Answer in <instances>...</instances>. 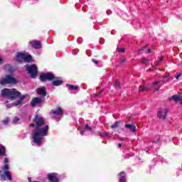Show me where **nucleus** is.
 I'll use <instances>...</instances> for the list:
<instances>
[{
  "instance_id": "1",
  "label": "nucleus",
  "mask_w": 182,
  "mask_h": 182,
  "mask_svg": "<svg viewBox=\"0 0 182 182\" xmlns=\"http://www.w3.org/2000/svg\"><path fill=\"white\" fill-rule=\"evenodd\" d=\"M33 122L35 124H30L29 127H35L33 130V141L35 144H42V137L48 136V132H49V126L45 125V118L39 116L38 114L35 115Z\"/></svg>"
},
{
  "instance_id": "2",
  "label": "nucleus",
  "mask_w": 182,
  "mask_h": 182,
  "mask_svg": "<svg viewBox=\"0 0 182 182\" xmlns=\"http://www.w3.org/2000/svg\"><path fill=\"white\" fill-rule=\"evenodd\" d=\"M21 92L16 90V89L4 88L1 90L2 97H7L9 100H16L19 96H21Z\"/></svg>"
},
{
  "instance_id": "3",
  "label": "nucleus",
  "mask_w": 182,
  "mask_h": 182,
  "mask_svg": "<svg viewBox=\"0 0 182 182\" xmlns=\"http://www.w3.org/2000/svg\"><path fill=\"white\" fill-rule=\"evenodd\" d=\"M18 83V79H16L12 75H7L5 77L0 80V85L5 86V85H16Z\"/></svg>"
},
{
  "instance_id": "4",
  "label": "nucleus",
  "mask_w": 182,
  "mask_h": 182,
  "mask_svg": "<svg viewBox=\"0 0 182 182\" xmlns=\"http://www.w3.org/2000/svg\"><path fill=\"white\" fill-rule=\"evenodd\" d=\"M39 79L41 82H46V80L51 82V80H55V79H58V77H55V74L53 73L48 72L46 73H41Z\"/></svg>"
},
{
  "instance_id": "5",
  "label": "nucleus",
  "mask_w": 182,
  "mask_h": 182,
  "mask_svg": "<svg viewBox=\"0 0 182 182\" xmlns=\"http://www.w3.org/2000/svg\"><path fill=\"white\" fill-rule=\"evenodd\" d=\"M26 70L31 75L32 79H35L36 77V75H38V67H36V65L34 64L27 66Z\"/></svg>"
},
{
  "instance_id": "6",
  "label": "nucleus",
  "mask_w": 182,
  "mask_h": 182,
  "mask_svg": "<svg viewBox=\"0 0 182 182\" xmlns=\"http://www.w3.org/2000/svg\"><path fill=\"white\" fill-rule=\"evenodd\" d=\"M0 180L1 181H5V180L12 181V174H11V171H6L2 173V171H0Z\"/></svg>"
},
{
  "instance_id": "7",
  "label": "nucleus",
  "mask_w": 182,
  "mask_h": 182,
  "mask_svg": "<svg viewBox=\"0 0 182 182\" xmlns=\"http://www.w3.org/2000/svg\"><path fill=\"white\" fill-rule=\"evenodd\" d=\"M47 178L50 182H59L60 181V175L57 173H50L48 174Z\"/></svg>"
},
{
  "instance_id": "8",
  "label": "nucleus",
  "mask_w": 182,
  "mask_h": 182,
  "mask_svg": "<svg viewBox=\"0 0 182 182\" xmlns=\"http://www.w3.org/2000/svg\"><path fill=\"white\" fill-rule=\"evenodd\" d=\"M168 113V109H162L159 108L158 109V113H157V117L159 119H161V120H166L167 119V114Z\"/></svg>"
},
{
  "instance_id": "9",
  "label": "nucleus",
  "mask_w": 182,
  "mask_h": 182,
  "mask_svg": "<svg viewBox=\"0 0 182 182\" xmlns=\"http://www.w3.org/2000/svg\"><path fill=\"white\" fill-rule=\"evenodd\" d=\"M42 103H43V100L42 99V97H34L31 101V106L32 107H35L36 105H42Z\"/></svg>"
},
{
  "instance_id": "10",
  "label": "nucleus",
  "mask_w": 182,
  "mask_h": 182,
  "mask_svg": "<svg viewBox=\"0 0 182 182\" xmlns=\"http://www.w3.org/2000/svg\"><path fill=\"white\" fill-rule=\"evenodd\" d=\"M33 49H41L42 48V42L41 41H33L29 42Z\"/></svg>"
},
{
  "instance_id": "11",
  "label": "nucleus",
  "mask_w": 182,
  "mask_h": 182,
  "mask_svg": "<svg viewBox=\"0 0 182 182\" xmlns=\"http://www.w3.org/2000/svg\"><path fill=\"white\" fill-rule=\"evenodd\" d=\"M124 127H125V129H127V130H129L132 133H136V132L137 130L135 125L133 124H126L124 125Z\"/></svg>"
},
{
  "instance_id": "12",
  "label": "nucleus",
  "mask_w": 182,
  "mask_h": 182,
  "mask_svg": "<svg viewBox=\"0 0 182 182\" xmlns=\"http://www.w3.org/2000/svg\"><path fill=\"white\" fill-rule=\"evenodd\" d=\"M25 57V53L17 52L16 53V59L17 62H19L20 63H22L23 62V59Z\"/></svg>"
},
{
  "instance_id": "13",
  "label": "nucleus",
  "mask_w": 182,
  "mask_h": 182,
  "mask_svg": "<svg viewBox=\"0 0 182 182\" xmlns=\"http://www.w3.org/2000/svg\"><path fill=\"white\" fill-rule=\"evenodd\" d=\"M168 100H173L176 103H177V102H181L182 96L178 95H172L170 98H168Z\"/></svg>"
},
{
  "instance_id": "14",
  "label": "nucleus",
  "mask_w": 182,
  "mask_h": 182,
  "mask_svg": "<svg viewBox=\"0 0 182 182\" xmlns=\"http://www.w3.org/2000/svg\"><path fill=\"white\" fill-rule=\"evenodd\" d=\"M58 77V79L53 80L52 81L53 86H60V85L63 83V80H59L60 79V77Z\"/></svg>"
},
{
  "instance_id": "15",
  "label": "nucleus",
  "mask_w": 182,
  "mask_h": 182,
  "mask_svg": "<svg viewBox=\"0 0 182 182\" xmlns=\"http://www.w3.org/2000/svg\"><path fill=\"white\" fill-rule=\"evenodd\" d=\"M52 113L53 114H55V116H60V114H63V109L58 107L55 110H53Z\"/></svg>"
},
{
  "instance_id": "16",
  "label": "nucleus",
  "mask_w": 182,
  "mask_h": 182,
  "mask_svg": "<svg viewBox=\"0 0 182 182\" xmlns=\"http://www.w3.org/2000/svg\"><path fill=\"white\" fill-rule=\"evenodd\" d=\"M118 176H119V182H127L126 181V172L122 171L120 172Z\"/></svg>"
},
{
  "instance_id": "17",
  "label": "nucleus",
  "mask_w": 182,
  "mask_h": 182,
  "mask_svg": "<svg viewBox=\"0 0 182 182\" xmlns=\"http://www.w3.org/2000/svg\"><path fill=\"white\" fill-rule=\"evenodd\" d=\"M38 92L40 96H42L43 97H45V96H46V88H45V87L38 88Z\"/></svg>"
},
{
  "instance_id": "18",
  "label": "nucleus",
  "mask_w": 182,
  "mask_h": 182,
  "mask_svg": "<svg viewBox=\"0 0 182 182\" xmlns=\"http://www.w3.org/2000/svg\"><path fill=\"white\" fill-rule=\"evenodd\" d=\"M66 87L68 89V90H79L78 86H75L70 84H66Z\"/></svg>"
},
{
  "instance_id": "19",
  "label": "nucleus",
  "mask_w": 182,
  "mask_h": 182,
  "mask_svg": "<svg viewBox=\"0 0 182 182\" xmlns=\"http://www.w3.org/2000/svg\"><path fill=\"white\" fill-rule=\"evenodd\" d=\"M23 62L31 63V62H32V55H26V54H24Z\"/></svg>"
},
{
  "instance_id": "20",
  "label": "nucleus",
  "mask_w": 182,
  "mask_h": 182,
  "mask_svg": "<svg viewBox=\"0 0 182 182\" xmlns=\"http://www.w3.org/2000/svg\"><path fill=\"white\" fill-rule=\"evenodd\" d=\"M122 123V121H117L112 125H110L111 129H117L119 127V124Z\"/></svg>"
},
{
  "instance_id": "21",
  "label": "nucleus",
  "mask_w": 182,
  "mask_h": 182,
  "mask_svg": "<svg viewBox=\"0 0 182 182\" xmlns=\"http://www.w3.org/2000/svg\"><path fill=\"white\" fill-rule=\"evenodd\" d=\"M147 90H149V87H144L143 85H141L139 87V92H147Z\"/></svg>"
},
{
  "instance_id": "22",
  "label": "nucleus",
  "mask_w": 182,
  "mask_h": 182,
  "mask_svg": "<svg viewBox=\"0 0 182 182\" xmlns=\"http://www.w3.org/2000/svg\"><path fill=\"white\" fill-rule=\"evenodd\" d=\"M0 156H5V146L0 145Z\"/></svg>"
},
{
  "instance_id": "23",
  "label": "nucleus",
  "mask_w": 182,
  "mask_h": 182,
  "mask_svg": "<svg viewBox=\"0 0 182 182\" xmlns=\"http://www.w3.org/2000/svg\"><path fill=\"white\" fill-rule=\"evenodd\" d=\"M149 48V45H146L144 47L141 48L140 49L137 50V53H140L141 52H143V50H145V49H147Z\"/></svg>"
},
{
  "instance_id": "24",
  "label": "nucleus",
  "mask_w": 182,
  "mask_h": 182,
  "mask_svg": "<svg viewBox=\"0 0 182 182\" xmlns=\"http://www.w3.org/2000/svg\"><path fill=\"white\" fill-rule=\"evenodd\" d=\"M115 87L116 89H121V86H120V82H119V80H116L115 81Z\"/></svg>"
},
{
  "instance_id": "25",
  "label": "nucleus",
  "mask_w": 182,
  "mask_h": 182,
  "mask_svg": "<svg viewBox=\"0 0 182 182\" xmlns=\"http://www.w3.org/2000/svg\"><path fill=\"white\" fill-rule=\"evenodd\" d=\"M19 101L22 103L25 99H26V95H20L19 97Z\"/></svg>"
},
{
  "instance_id": "26",
  "label": "nucleus",
  "mask_w": 182,
  "mask_h": 182,
  "mask_svg": "<svg viewBox=\"0 0 182 182\" xmlns=\"http://www.w3.org/2000/svg\"><path fill=\"white\" fill-rule=\"evenodd\" d=\"M4 171H9V165L8 164H5L4 166Z\"/></svg>"
},
{
  "instance_id": "27",
  "label": "nucleus",
  "mask_w": 182,
  "mask_h": 182,
  "mask_svg": "<svg viewBox=\"0 0 182 182\" xmlns=\"http://www.w3.org/2000/svg\"><path fill=\"white\" fill-rule=\"evenodd\" d=\"M101 137H107L109 136V132H103L100 134Z\"/></svg>"
},
{
  "instance_id": "28",
  "label": "nucleus",
  "mask_w": 182,
  "mask_h": 182,
  "mask_svg": "<svg viewBox=\"0 0 182 182\" xmlns=\"http://www.w3.org/2000/svg\"><path fill=\"white\" fill-rule=\"evenodd\" d=\"M21 103L22 102L20 100H18V101H16V102H14L13 106L16 107V106H19V105H21Z\"/></svg>"
},
{
  "instance_id": "29",
  "label": "nucleus",
  "mask_w": 182,
  "mask_h": 182,
  "mask_svg": "<svg viewBox=\"0 0 182 182\" xmlns=\"http://www.w3.org/2000/svg\"><path fill=\"white\" fill-rule=\"evenodd\" d=\"M163 59H164V56L160 57L159 60L157 61L156 65L158 66V65H160V63H161V62L163 61Z\"/></svg>"
},
{
  "instance_id": "30",
  "label": "nucleus",
  "mask_w": 182,
  "mask_h": 182,
  "mask_svg": "<svg viewBox=\"0 0 182 182\" xmlns=\"http://www.w3.org/2000/svg\"><path fill=\"white\" fill-rule=\"evenodd\" d=\"M9 123V118L6 119L5 120L3 121V124H8Z\"/></svg>"
},
{
  "instance_id": "31",
  "label": "nucleus",
  "mask_w": 182,
  "mask_h": 182,
  "mask_svg": "<svg viewBox=\"0 0 182 182\" xmlns=\"http://www.w3.org/2000/svg\"><path fill=\"white\" fill-rule=\"evenodd\" d=\"M125 50H126L124 48H118V52L122 53H124Z\"/></svg>"
},
{
  "instance_id": "32",
  "label": "nucleus",
  "mask_w": 182,
  "mask_h": 182,
  "mask_svg": "<svg viewBox=\"0 0 182 182\" xmlns=\"http://www.w3.org/2000/svg\"><path fill=\"white\" fill-rule=\"evenodd\" d=\"M147 62H149V60H147L146 58H142V60H141V63L142 64H146L147 63Z\"/></svg>"
},
{
  "instance_id": "33",
  "label": "nucleus",
  "mask_w": 182,
  "mask_h": 182,
  "mask_svg": "<svg viewBox=\"0 0 182 182\" xmlns=\"http://www.w3.org/2000/svg\"><path fill=\"white\" fill-rule=\"evenodd\" d=\"M16 122H19V117H15L14 120H13V123H16Z\"/></svg>"
},
{
  "instance_id": "34",
  "label": "nucleus",
  "mask_w": 182,
  "mask_h": 182,
  "mask_svg": "<svg viewBox=\"0 0 182 182\" xmlns=\"http://www.w3.org/2000/svg\"><path fill=\"white\" fill-rule=\"evenodd\" d=\"M85 129H87V130H89L90 132L92 131V127L89 126V124H87L85 125Z\"/></svg>"
},
{
  "instance_id": "35",
  "label": "nucleus",
  "mask_w": 182,
  "mask_h": 182,
  "mask_svg": "<svg viewBox=\"0 0 182 182\" xmlns=\"http://www.w3.org/2000/svg\"><path fill=\"white\" fill-rule=\"evenodd\" d=\"M92 62H93V63H95V65H99V61L95 58L92 59Z\"/></svg>"
},
{
  "instance_id": "36",
  "label": "nucleus",
  "mask_w": 182,
  "mask_h": 182,
  "mask_svg": "<svg viewBox=\"0 0 182 182\" xmlns=\"http://www.w3.org/2000/svg\"><path fill=\"white\" fill-rule=\"evenodd\" d=\"M180 77H181V74H178V75L175 76V79H176V80L180 79Z\"/></svg>"
},
{
  "instance_id": "37",
  "label": "nucleus",
  "mask_w": 182,
  "mask_h": 182,
  "mask_svg": "<svg viewBox=\"0 0 182 182\" xmlns=\"http://www.w3.org/2000/svg\"><path fill=\"white\" fill-rule=\"evenodd\" d=\"M124 62H126V58H122L120 61L121 65H122V63H124Z\"/></svg>"
},
{
  "instance_id": "38",
  "label": "nucleus",
  "mask_w": 182,
  "mask_h": 182,
  "mask_svg": "<svg viewBox=\"0 0 182 182\" xmlns=\"http://www.w3.org/2000/svg\"><path fill=\"white\" fill-rule=\"evenodd\" d=\"M161 139L157 138L156 141H152V143H159V141H161Z\"/></svg>"
},
{
  "instance_id": "39",
  "label": "nucleus",
  "mask_w": 182,
  "mask_h": 182,
  "mask_svg": "<svg viewBox=\"0 0 182 182\" xmlns=\"http://www.w3.org/2000/svg\"><path fill=\"white\" fill-rule=\"evenodd\" d=\"M4 163H5V164H8V163H9V159H8V158H4Z\"/></svg>"
},
{
  "instance_id": "40",
  "label": "nucleus",
  "mask_w": 182,
  "mask_h": 182,
  "mask_svg": "<svg viewBox=\"0 0 182 182\" xmlns=\"http://www.w3.org/2000/svg\"><path fill=\"white\" fill-rule=\"evenodd\" d=\"M161 81H155L153 82L154 86H156V85H159V83H160Z\"/></svg>"
},
{
  "instance_id": "41",
  "label": "nucleus",
  "mask_w": 182,
  "mask_h": 182,
  "mask_svg": "<svg viewBox=\"0 0 182 182\" xmlns=\"http://www.w3.org/2000/svg\"><path fill=\"white\" fill-rule=\"evenodd\" d=\"M80 134H82V136H83V134H85V129L80 130Z\"/></svg>"
},
{
  "instance_id": "42",
  "label": "nucleus",
  "mask_w": 182,
  "mask_h": 182,
  "mask_svg": "<svg viewBox=\"0 0 182 182\" xmlns=\"http://www.w3.org/2000/svg\"><path fill=\"white\" fill-rule=\"evenodd\" d=\"M4 62V60H2V58H0V65H2Z\"/></svg>"
},
{
  "instance_id": "43",
  "label": "nucleus",
  "mask_w": 182,
  "mask_h": 182,
  "mask_svg": "<svg viewBox=\"0 0 182 182\" xmlns=\"http://www.w3.org/2000/svg\"><path fill=\"white\" fill-rule=\"evenodd\" d=\"M163 77H164V79H167V77H168V75H164L163 76Z\"/></svg>"
},
{
  "instance_id": "44",
  "label": "nucleus",
  "mask_w": 182,
  "mask_h": 182,
  "mask_svg": "<svg viewBox=\"0 0 182 182\" xmlns=\"http://www.w3.org/2000/svg\"><path fill=\"white\" fill-rule=\"evenodd\" d=\"M147 53H151V49L149 48V49L147 50Z\"/></svg>"
},
{
  "instance_id": "45",
  "label": "nucleus",
  "mask_w": 182,
  "mask_h": 182,
  "mask_svg": "<svg viewBox=\"0 0 182 182\" xmlns=\"http://www.w3.org/2000/svg\"><path fill=\"white\" fill-rule=\"evenodd\" d=\"M9 66H11V65H9V64H6V68H8V67H9Z\"/></svg>"
},
{
  "instance_id": "46",
  "label": "nucleus",
  "mask_w": 182,
  "mask_h": 182,
  "mask_svg": "<svg viewBox=\"0 0 182 182\" xmlns=\"http://www.w3.org/2000/svg\"><path fill=\"white\" fill-rule=\"evenodd\" d=\"M95 96H100V92L97 93V94L95 95Z\"/></svg>"
},
{
  "instance_id": "47",
  "label": "nucleus",
  "mask_w": 182,
  "mask_h": 182,
  "mask_svg": "<svg viewBox=\"0 0 182 182\" xmlns=\"http://www.w3.org/2000/svg\"><path fill=\"white\" fill-rule=\"evenodd\" d=\"M118 147H122V144H118Z\"/></svg>"
},
{
  "instance_id": "48",
  "label": "nucleus",
  "mask_w": 182,
  "mask_h": 182,
  "mask_svg": "<svg viewBox=\"0 0 182 182\" xmlns=\"http://www.w3.org/2000/svg\"><path fill=\"white\" fill-rule=\"evenodd\" d=\"M28 181L32 182V180L31 179V178H28Z\"/></svg>"
},
{
  "instance_id": "49",
  "label": "nucleus",
  "mask_w": 182,
  "mask_h": 182,
  "mask_svg": "<svg viewBox=\"0 0 182 182\" xmlns=\"http://www.w3.org/2000/svg\"><path fill=\"white\" fill-rule=\"evenodd\" d=\"M148 70H149V71H150V70H151V69H149Z\"/></svg>"
}]
</instances>
